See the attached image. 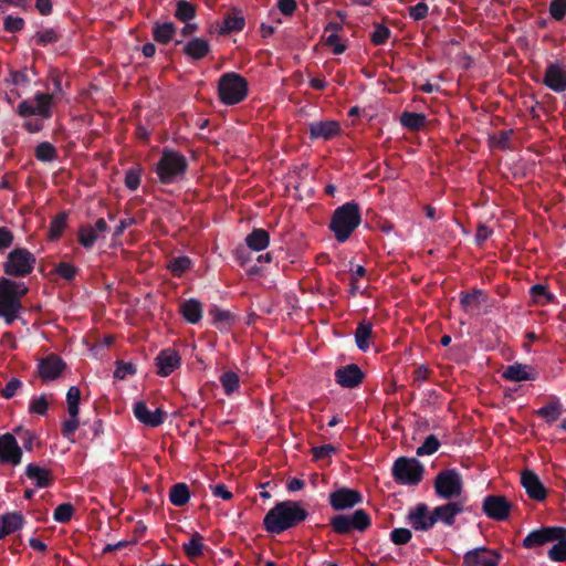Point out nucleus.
Wrapping results in <instances>:
<instances>
[{
	"label": "nucleus",
	"instance_id": "680f3d73",
	"mask_svg": "<svg viewBox=\"0 0 566 566\" xmlns=\"http://www.w3.org/2000/svg\"><path fill=\"white\" fill-rule=\"evenodd\" d=\"M412 537L410 530L405 527L394 528L390 533V539L396 545H405Z\"/></svg>",
	"mask_w": 566,
	"mask_h": 566
},
{
	"label": "nucleus",
	"instance_id": "423d86ee",
	"mask_svg": "<svg viewBox=\"0 0 566 566\" xmlns=\"http://www.w3.org/2000/svg\"><path fill=\"white\" fill-rule=\"evenodd\" d=\"M249 92L248 81L239 73L227 72L222 74L218 83V95L224 105L241 103Z\"/></svg>",
	"mask_w": 566,
	"mask_h": 566
},
{
	"label": "nucleus",
	"instance_id": "0eeeda50",
	"mask_svg": "<svg viewBox=\"0 0 566 566\" xmlns=\"http://www.w3.org/2000/svg\"><path fill=\"white\" fill-rule=\"evenodd\" d=\"M36 264L35 255L25 248H14L2 264L6 275L10 277H27Z\"/></svg>",
	"mask_w": 566,
	"mask_h": 566
},
{
	"label": "nucleus",
	"instance_id": "4be33fe9",
	"mask_svg": "<svg viewBox=\"0 0 566 566\" xmlns=\"http://www.w3.org/2000/svg\"><path fill=\"white\" fill-rule=\"evenodd\" d=\"M409 524L416 531H429L434 526L432 512L426 503H419L408 513Z\"/></svg>",
	"mask_w": 566,
	"mask_h": 566
},
{
	"label": "nucleus",
	"instance_id": "f03ea898",
	"mask_svg": "<svg viewBox=\"0 0 566 566\" xmlns=\"http://www.w3.org/2000/svg\"><path fill=\"white\" fill-rule=\"evenodd\" d=\"M49 76L53 83V93L38 92L32 99H23L17 107V114L21 117L39 116L42 119L52 117L54 97L62 94V74L57 69H51Z\"/></svg>",
	"mask_w": 566,
	"mask_h": 566
},
{
	"label": "nucleus",
	"instance_id": "b1692460",
	"mask_svg": "<svg viewBox=\"0 0 566 566\" xmlns=\"http://www.w3.org/2000/svg\"><path fill=\"white\" fill-rule=\"evenodd\" d=\"M310 139L329 140L340 134V125L337 120L327 119L308 124Z\"/></svg>",
	"mask_w": 566,
	"mask_h": 566
},
{
	"label": "nucleus",
	"instance_id": "5701e85b",
	"mask_svg": "<svg viewBox=\"0 0 566 566\" xmlns=\"http://www.w3.org/2000/svg\"><path fill=\"white\" fill-rule=\"evenodd\" d=\"M155 360L158 368L157 374L161 377H168L181 365L179 353L172 348L160 350Z\"/></svg>",
	"mask_w": 566,
	"mask_h": 566
},
{
	"label": "nucleus",
	"instance_id": "6e6552de",
	"mask_svg": "<svg viewBox=\"0 0 566 566\" xmlns=\"http://www.w3.org/2000/svg\"><path fill=\"white\" fill-rule=\"evenodd\" d=\"M424 473L423 464L417 458H398L391 468V475L396 483L400 485H418Z\"/></svg>",
	"mask_w": 566,
	"mask_h": 566
},
{
	"label": "nucleus",
	"instance_id": "2eb2a0df",
	"mask_svg": "<svg viewBox=\"0 0 566 566\" xmlns=\"http://www.w3.org/2000/svg\"><path fill=\"white\" fill-rule=\"evenodd\" d=\"M469 511L464 504V500L448 501L442 505L436 506L432 512L434 524L441 522L447 526H452L455 522V517L459 514Z\"/></svg>",
	"mask_w": 566,
	"mask_h": 566
},
{
	"label": "nucleus",
	"instance_id": "aec40b11",
	"mask_svg": "<svg viewBox=\"0 0 566 566\" xmlns=\"http://www.w3.org/2000/svg\"><path fill=\"white\" fill-rule=\"evenodd\" d=\"M543 84L555 93H563L566 91V69L557 62L547 64Z\"/></svg>",
	"mask_w": 566,
	"mask_h": 566
},
{
	"label": "nucleus",
	"instance_id": "ddd939ff",
	"mask_svg": "<svg viewBox=\"0 0 566 566\" xmlns=\"http://www.w3.org/2000/svg\"><path fill=\"white\" fill-rule=\"evenodd\" d=\"M521 484L531 500L536 502L546 500L548 491L533 470L525 469L521 472Z\"/></svg>",
	"mask_w": 566,
	"mask_h": 566
},
{
	"label": "nucleus",
	"instance_id": "20e7f679",
	"mask_svg": "<svg viewBox=\"0 0 566 566\" xmlns=\"http://www.w3.org/2000/svg\"><path fill=\"white\" fill-rule=\"evenodd\" d=\"M361 222L360 207L356 201H348L337 207L331 218L328 228L337 242H346Z\"/></svg>",
	"mask_w": 566,
	"mask_h": 566
},
{
	"label": "nucleus",
	"instance_id": "9d476101",
	"mask_svg": "<svg viewBox=\"0 0 566 566\" xmlns=\"http://www.w3.org/2000/svg\"><path fill=\"white\" fill-rule=\"evenodd\" d=\"M332 530L339 535L349 534L352 531L365 532L371 525L370 515L363 509L353 514H337L329 520Z\"/></svg>",
	"mask_w": 566,
	"mask_h": 566
},
{
	"label": "nucleus",
	"instance_id": "4c0bfd02",
	"mask_svg": "<svg viewBox=\"0 0 566 566\" xmlns=\"http://www.w3.org/2000/svg\"><path fill=\"white\" fill-rule=\"evenodd\" d=\"M182 549L190 560L202 556L205 549L202 535L198 532L192 533L190 539L182 544Z\"/></svg>",
	"mask_w": 566,
	"mask_h": 566
},
{
	"label": "nucleus",
	"instance_id": "58836bf2",
	"mask_svg": "<svg viewBox=\"0 0 566 566\" xmlns=\"http://www.w3.org/2000/svg\"><path fill=\"white\" fill-rule=\"evenodd\" d=\"M427 123V117L422 113H415V112H403L400 116V124L411 130V132H418L421 128L424 127Z\"/></svg>",
	"mask_w": 566,
	"mask_h": 566
},
{
	"label": "nucleus",
	"instance_id": "de8ad7c7",
	"mask_svg": "<svg viewBox=\"0 0 566 566\" xmlns=\"http://www.w3.org/2000/svg\"><path fill=\"white\" fill-rule=\"evenodd\" d=\"M81 401V390L76 386H71L66 394L67 412L70 417L78 416Z\"/></svg>",
	"mask_w": 566,
	"mask_h": 566
},
{
	"label": "nucleus",
	"instance_id": "603ef678",
	"mask_svg": "<svg viewBox=\"0 0 566 566\" xmlns=\"http://www.w3.org/2000/svg\"><path fill=\"white\" fill-rule=\"evenodd\" d=\"M190 259L188 256L182 255L174 258L169 262L168 269L174 276L180 277L190 268Z\"/></svg>",
	"mask_w": 566,
	"mask_h": 566
},
{
	"label": "nucleus",
	"instance_id": "c03bdc74",
	"mask_svg": "<svg viewBox=\"0 0 566 566\" xmlns=\"http://www.w3.org/2000/svg\"><path fill=\"white\" fill-rule=\"evenodd\" d=\"M34 156L39 161L50 163L56 159L57 150L49 142H42L35 147Z\"/></svg>",
	"mask_w": 566,
	"mask_h": 566
},
{
	"label": "nucleus",
	"instance_id": "c9c22d12",
	"mask_svg": "<svg viewBox=\"0 0 566 566\" xmlns=\"http://www.w3.org/2000/svg\"><path fill=\"white\" fill-rule=\"evenodd\" d=\"M176 33L172 22H155L153 25V39L159 44L169 43Z\"/></svg>",
	"mask_w": 566,
	"mask_h": 566
},
{
	"label": "nucleus",
	"instance_id": "6e6d98bb",
	"mask_svg": "<svg viewBox=\"0 0 566 566\" xmlns=\"http://www.w3.org/2000/svg\"><path fill=\"white\" fill-rule=\"evenodd\" d=\"M514 134L513 129H503L497 133V135L492 137V143L495 147L500 149H510L511 148V139Z\"/></svg>",
	"mask_w": 566,
	"mask_h": 566
},
{
	"label": "nucleus",
	"instance_id": "a211bd4d",
	"mask_svg": "<svg viewBox=\"0 0 566 566\" xmlns=\"http://www.w3.org/2000/svg\"><path fill=\"white\" fill-rule=\"evenodd\" d=\"M65 361L55 354H50L40 359L38 364V374L42 381L55 380L65 370Z\"/></svg>",
	"mask_w": 566,
	"mask_h": 566
},
{
	"label": "nucleus",
	"instance_id": "774afa93",
	"mask_svg": "<svg viewBox=\"0 0 566 566\" xmlns=\"http://www.w3.org/2000/svg\"><path fill=\"white\" fill-rule=\"evenodd\" d=\"M21 386L22 382L18 378L10 379L4 386V388L1 390L2 397L6 399L12 398Z\"/></svg>",
	"mask_w": 566,
	"mask_h": 566
},
{
	"label": "nucleus",
	"instance_id": "ea45409f",
	"mask_svg": "<svg viewBox=\"0 0 566 566\" xmlns=\"http://www.w3.org/2000/svg\"><path fill=\"white\" fill-rule=\"evenodd\" d=\"M190 500L189 486L186 483H176L170 488L169 501L175 506H184Z\"/></svg>",
	"mask_w": 566,
	"mask_h": 566
},
{
	"label": "nucleus",
	"instance_id": "9b49d317",
	"mask_svg": "<svg viewBox=\"0 0 566 566\" xmlns=\"http://www.w3.org/2000/svg\"><path fill=\"white\" fill-rule=\"evenodd\" d=\"M364 502L361 492L349 488H339L328 495V503L335 511H346Z\"/></svg>",
	"mask_w": 566,
	"mask_h": 566
},
{
	"label": "nucleus",
	"instance_id": "7ed1b4c3",
	"mask_svg": "<svg viewBox=\"0 0 566 566\" xmlns=\"http://www.w3.org/2000/svg\"><path fill=\"white\" fill-rule=\"evenodd\" d=\"M29 292L24 282L0 277V316L7 325L13 324L23 311L22 297Z\"/></svg>",
	"mask_w": 566,
	"mask_h": 566
},
{
	"label": "nucleus",
	"instance_id": "0e129e2a",
	"mask_svg": "<svg viewBox=\"0 0 566 566\" xmlns=\"http://www.w3.org/2000/svg\"><path fill=\"white\" fill-rule=\"evenodd\" d=\"M429 13V7L426 2H418L416 6L409 8V15L415 21H420L427 18Z\"/></svg>",
	"mask_w": 566,
	"mask_h": 566
},
{
	"label": "nucleus",
	"instance_id": "f257e3e1",
	"mask_svg": "<svg viewBox=\"0 0 566 566\" xmlns=\"http://www.w3.org/2000/svg\"><path fill=\"white\" fill-rule=\"evenodd\" d=\"M308 513L300 502H277L264 516L263 526L271 534H282L289 528L297 526L305 521Z\"/></svg>",
	"mask_w": 566,
	"mask_h": 566
},
{
	"label": "nucleus",
	"instance_id": "e433bc0d",
	"mask_svg": "<svg viewBox=\"0 0 566 566\" xmlns=\"http://www.w3.org/2000/svg\"><path fill=\"white\" fill-rule=\"evenodd\" d=\"M245 25V20L240 10L233 9L232 12L228 13L221 27V32L224 34L231 32H239L243 30Z\"/></svg>",
	"mask_w": 566,
	"mask_h": 566
},
{
	"label": "nucleus",
	"instance_id": "f3484780",
	"mask_svg": "<svg viewBox=\"0 0 566 566\" xmlns=\"http://www.w3.org/2000/svg\"><path fill=\"white\" fill-rule=\"evenodd\" d=\"M501 555L486 547H478L467 552L463 556L464 566H499Z\"/></svg>",
	"mask_w": 566,
	"mask_h": 566
},
{
	"label": "nucleus",
	"instance_id": "bb28decb",
	"mask_svg": "<svg viewBox=\"0 0 566 566\" xmlns=\"http://www.w3.org/2000/svg\"><path fill=\"white\" fill-rule=\"evenodd\" d=\"M552 547L547 551V557L552 562H566V527L557 526L556 534L553 538Z\"/></svg>",
	"mask_w": 566,
	"mask_h": 566
},
{
	"label": "nucleus",
	"instance_id": "13d9d810",
	"mask_svg": "<svg viewBox=\"0 0 566 566\" xmlns=\"http://www.w3.org/2000/svg\"><path fill=\"white\" fill-rule=\"evenodd\" d=\"M49 402L45 395L34 397L31 399L29 405V412L39 416H44L48 412Z\"/></svg>",
	"mask_w": 566,
	"mask_h": 566
},
{
	"label": "nucleus",
	"instance_id": "a18cd8bd",
	"mask_svg": "<svg viewBox=\"0 0 566 566\" xmlns=\"http://www.w3.org/2000/svg\"><path fill=\"white\" fill-rule=\"evenodd\" d=\"M99 234L93 229L92 224H84L78 229V242L85 248L91 249Z\"/></svg>",
	"mask_w": 566,
	"mask_h": 566
},
{
	"label": "nucleus",
	"instance_id": "cd10ccee",
	"mask_svg": "<svg viewBox=\"0 0 566 566\" xmlns=\"http://www.w3.org/2000/svg\"><path fill=\"white\" fill-rule=\"evenodd\" d=\"M502 377L510 381L534 380L536 373L527 365L515 363L504 369Z\"/></svg>",
	"mask_w": 566,
	"mask_h": 566
},
{
	"label": "nucleus",
	"instance_id": "3c124183",
	"mask_svg": "<svg viewBox=\"0 0 566 566\" xmlns=\"http://www.w3.org/2000/svg\"><path fill=\"white\" fill-rule=\"evenodd\" d=\"M60 39L61 34L54 29H45L43 31H39L33 36L35 44L41 46L56 43Z\"/></svg>",
	"mask_w": 566,
	"mask_h": 566
},
{
	"label": "nucleus",
	"instance_id": "a19ab883",
	"mask_svg": "<svg viewBox=\"0 0 566 566\" xmlns=\"http://www.w3.org/2000/svg\"><path fill=\"white\" fill-rule=\"evenodd\" d=\"M530 294L533 298V302L536 305L544 306L546 304L556 302V296L554 294H552L548 291L547 285H544V284L532 285L530 289Z\"/></svg>",
	"mask_w": 566,
	"mask_h": 566
},
{
	"label": "nucleus",
	"instance_id": "4468645a",
	"mask_svg": "<svg viewBox=\"0 0 566 566\" xmlns=\"http://www.w3.org/2000/svg\"><path fill=\"white\" fill-rule=\"evenodd\" d=\"M22 448L11 433L0 436V463L17 467L22 461Z\"/></svg>",
	"mask_w": 566,
	"mask_h": 566
},
{
	"label": "nucleus",
	"instance_id": "49530a36",
	"mask_svg": "<svg viewBox=\"0 0 566 566\" xmlns=\"http://www.w3.org/2000/svg\"><path fill=\"white\" fill-rule=\"evenodd\" d=\"M175 17L181 22H189L196 17V7L187 0H179L176 6Z\"/></svg>",
	"mask_w": 566,
	"mask_h": 566
},
{
	"label": "nucleus",
	"instance_id": "8fccbe9b",
	"mask_svg": "<svg viewBox=\"0 0 566 566\" xmlns=\"http://www.w3.org/2000/svg\"><path fill=\"white\" fill-rule=\"evenodd\" d=\"M440 446L439 439L434 434H430L424 439L423 443L417 448L416 454L418 457L431 455L439 450Z\"/></svg>",
	"mask_w": 566,
	"mask_h": 566
},
{
	"label": "nucleus",
	"instance_id": "69168bd1",
	"mask_svg": "<svg viewBox=\"0 0 566 566\" xmlns=\"http://www.w3.org/2000/svg\"><path fill=\"white\" fill-rule=\"evenodd\" d=\"M136 368L132 363L118 361L114 371V377L117 379H125L128 375H134Z\"/></svg>",
	"mask_w": 566,
	"mask_h": 566
},
{
	"label": "nucleus",
	"instance_id": "72a5a7b5",
	"mask_svg": "<svg viewBox=\"0 0 566 566\" xmlns=\"http://www.w3.org/2000/svg\"><path fill=\"white\" fill-rule=\"evenodd\" d=\"M209 315L212 317V324L220 331L228 329L235 322V316L230 311L222 310L217 305L209 308Z\"/></svg>",
	"mask_w": 566,
	"mask_h": 566
},
{
	"label": "nucleus",
	"instance_id": "c85d7f7f",
	"mask_svg": "<svg viewBox=\"0 0 566 566\" xmlns=\"http://www.w3.org/2000/svg\"><path fill=\"white\" fill-rule=\"evenodd\" d=\"M564 411L565 409L559 398L556 396H551L548 398V402L542 408L537 409L535 412L538 417L543 418L546 423L552 424L558 420Z\"/></svg>",
	"mask_w": 566,
	"mask_h": 566
},
{
	"label": "nucleus",
	"instance_id": "f8f14e48",
	"mask_svg": "<svg viewBox=\"0 0 566 566\" xmlns=\"http://www.w3.org/2000/svg\"><path fill=\"white\" fill-rule=\"evenodd\" d=\"M511 502L504 495H486L483 500V513L494 521H505L510 516Z\"/></svg>",
	"mask_w": 566,
	"mask_h": 566
},
{
	"label": "nucleus",
	"instance_id": "09e8293b",
	"mask_svg": "<svg viewBox=\"0 0 566 566\" xmlns=\"http://www.w3.org/2000/svg\"><path fill=\"white\" fill-rule=\"evenodd\" d=\"M143 169L139 165L128 168L125 172V186L135 191L140 186Z\"/></svg>",
	"mask_w": 566,
	"mask_h": 566
},
{
	"label": "nucleus",
	"instance_id": "393cba45",
	"mask_svg": "<svg viewBox=\"0 0 566 566\" xmlns=\"http://www.w3.org/2000/svg\"><path fill=\"white\" fill-rule=\"evenodd\" d=\"M175 44L176 45L182 44V53L188 59L193 60V61L202 60L211 51L209 41L203 38H192L186 43H184L181 40H177L175 42Z\"/></svg>",
	"mask_w": 566,
	"mask_h": 566
},
{
	"label": "nucleus",
	"instance_id": "7c9ffc66",
	"mask_svg": "<svg viewBox=\"0 0 566 566\" xmlns=\"http://www.w3.org/2000/svg\"><path fill=\"white\" fill-rule=\"evenodd\" d=\"M25 475L35 482L38 488H49L53 484L54 480L51 472L36 464L30 463L25 468Z\"/></svg>",
	"mask_w": 566,
	"mask_h": 566
},
{
	"label": "nucleus",
	"instance_id": "c756f323",
	"mask_svg": "<svg viewBox=\"0 0 566 566\" xmlns=\"http://www.w3.org/2000/svg\"><path fill=\"white\" fill-rule=\"evenodd\" d=\"M24 516L19 512L6 513L0 517V539L21 530Z\"/></svg>",
	"mask_w": 566,
	"mask_h": 566
},
{
	"label": "nucleus",
	"instance_id": "864d4df0",
	"mask_svg": "<svg viewBox=\"0 0 566 566\" xmlns=\"http://www.w3.org/2000/svg\"><path fill=\"white\" fill-rule=\"evenodd\" d=\"M374 28L375 29L370 34V42L374 45L385 44L391 35L390 29L381 23H376Z\"/></svg>",
	"mask_w": 566,
	"mask_h": 566
},
{
	"label": "nucleus",
	"instance_id": "e2e57ef3",
	"mask_svg": "<svg viewBox=\"0 0 566 566\" xmlns=\"http://www.w3.org/2000/svg\"><path fill=\"white\" fill-rule=\"evenodd\" d=\"M24 20L20 17L7 15L3 21V29L7 32L15 33L23 29Z\"/></svg>",
	"mask_w": 566,
	"mask_h": 566
},
{
	"label": "nucleus",
	"instance_id": "338daca9",
	"mask_svg": "<svg viewBox=\"0 0 566 566\" xmlns=\"http://www.w3.org/2000/svg\"><path fill=\"white\" fill-rule=\"evenodd\" d=\"M336 452L337 449L333 444H323L312 449V453L315 460L329 458L333 453Z\"/></svg>",
	"mask_w": 566,
	"mask_h": 566
},
{
	"label": "nucleus",
	"instance_id": "bf43d9fd",
	"mask_svg": "<svg viewBox=\"0 0 566 566\" xmlns=\"http://www.w3.org/2000/svg\"><path fill=\"white\" fill-rule=\"evenodd\" d=\"M55 273L66 281H72L78 273V269L71 263L60 262L55 266Z\"/></svg>",
	"mask_w": 566,
	"mask_h": 566
},
{
	"label": "nucleus",
	"instance_id": "1a4fd4ad",
	"mask_svg": "<svg viewBox=\"0 0 566 566\" xmlns=\"http://www.w3.org/2000/svg\"><path fill=\"white\" fill-rule=\"evenodd\" d=\"M436 495L446 501L459 497L463 492V479L457 469L440 471L433 481Z\"/></svg>",
	"mask_w": 566,
	"mask_h": 566
},
{
	"label": "nucleus",
	"instance_id": "5fc2aeb1",
	"mask_svg": "<svg viewBox=\"0 0 566 566\" xmlns=\"http://www.w3.org/2000/svg\"><path fill=\"white\" fill-rule=\"evenodd\" d=\"M74 514V506L71 503H63L56 506L53 512V518L59 523H67Z\"/></svg>",
	"mask_w": 566,
	"mask_h": 566
},
{
	"label": "nucleus",
	"instance_id": "6ab92c4d",
	"mask_svg": "<svg viewBox=\"0 0 566 566\" xmlns=\"http://www.w3.org/2000/svg\"><path fill=\"white\" fill-rule=\"evenodd\" d=\"M558 525L542 526L531 531L522 541L526 549H537L546 544L553 543Z\"/></svg>",
	"mask_w": 566,
	"mask_h": 566
},
{
	"label": "nucleus",
	"instance_id": "412c9836",
	"mask_svg": "<svg viewBox=\"0 0 566 566\" xmlns=\"http://www.w3.org/2000/svg\"><path fill=\"white\" fill-rule=\"evenodd\" d=\"M133 412L139 422L150 428L159 427L166 419V412L161 408L151 411L143 400L135 402Z\"/></svg>",
	"mask_w": 566,
	"mask_h": 566
},
{
	"label": "nucleus",
	"instance_id": "052dcab7",
	"mask_svg": "<svg viewBox=\"0 0 566 566\" xmlns=\"http://www.w3.org/2000/svg\"><path fill=\"white\" fill-rule=\"evenodd\" d=\"M548 11L554 20H564L566 15V0H552L549 2Z\"/></svg>",
	"mask_w": 566,
	"mask_h": 566
},
{
	"label": "nucleus",
	"instance_id": "2f4dec72",
	"mask_svg": "<svg viewBox=\"0 0 566 566\" xmlns=\"http://www.w3.org/2000/svg\"><path fill=\"white\" fill-rule=\"evenodd\" d=\"M354 336L358 349L367 352L370 348V339L373 337V323L369 321L359 322Z\"/></svg>",
	"mask_w": 566,
	"mask_h": 566
},
{
	"label": "nucleus",
	"instance_id": "f704fd0d",
	"mask_svg": "<svg viewBox=\"0 0 566 566\" xmlns=\"http://www.w3.org/2000/svg\"><path fill=\"white\" fill-rule=\"evenodd\" d=\"M184 318L190 324H197L202 318V305L196 298H189L180 304Z\"/></svg>",
	"mask_w": 566,
	"mask_h": 566
},
{
	"label": "nucleus",
	"instance_id": "4d7b16f0",
	"mask_svg": "<svg viewBox=\"0 0 566 566\" xmlns=\"http://www.w3.org/2000/svg\"><path fill=\"white\" fill-rule=\"evenodd\" d=\"M80 421L78 416L70 417L67 420H64L62 422V430L61 433L64 438L70 440L71 442H74V434L75 431L78 429Z\"/></svg>",
	"mask_w": 566,
	"mask_h": 566
},
{
	"label": "nucleus",
	"instance_id": "39448f33",
	"mask_svg": "<svg viewBox=\"0 0 566 566\" xmlns=\"http://www.w3.org/2000/svg\"><path fill=\"white\" fill-rule=\"evenodd\" d=\"M188 170L187 158L178 150L165 147L155 165V172L163 185H172L185 178Z\"/></svg>",
	"mask_w": 566,
	"mask_h": 566
},
{
	"label": "nucleus",
	"instance_id": "37998d69",
	"mask_svg": "<svg viewBox=\"0 0 566 566\" xmlns=\"http://www.w3.org/2000/svg\"><path fill=\"white\" fill-rule=\"evenodd\" d=\"M223 391L227 396L235 392L240 387L239 375L232 370H227L219 377Z\"/></svg>",
	"mask_w": 566,
	"mask_h": 566
},
{
	"label": "nucleus",
	"instance_id": "a878e982",
	"mask_svg": "<svg viewBox=\"0 0 566 566\" xmlns=\"http://www.w3.org/2000/svg\"><path fill=\"white\" fill-rule=\"evenodd\" d=\"M488 294L480 289H473L471 292L460 293V305L462 310L471 315L479 314L482 304L486 303Z\"/></svg>",
	"mask_w": 566,
	"mask_h": 566
},
{
	"label": "nucleus",
	"instance_id": "473e14b6",
	"mask_svg": "<svg viewBox=\"0 0 566 566\" xmlns=\"http://www.w3.org/2000/svg\"><path fill=\"white\" fill-rule=\"evenodd\" d=\"M245 243L253 251H262L270 244V234L265 229L254 228L247 237Z\"/></svg>",
	"mask_w": 566,
	"mask_h": 566
},
{
	"label": "nucleus",
	"instance_id": "79ce46f5",
	"mask_svg": "<svg viewBox=\"0 0 566 566\" xmlns=\"http://www.w3.org/2000/svg\"><path fill=\"white\" fill-rule=\"evenodd\" d=\"M69 213L66 211L59 212L51 221L49 229V239L51 241L59 240L67 226Z\"/></svg>",
	"mask_w": 566,
	"mask_h": 566
},
{
	"label": "nucleus",
	"instance_id": "dca6fc26",
	"mask_svg": "<svg viewBox=\"0 0 566 566\" xmlns=\"http://www.w3.org/2000/svg\"><path fill=\"white\" fill-rule=\"evenodd\" d=\"M335 381L343 388H357L361 385L365 374L357 364H348L337 368L334 373Z\"/></svg>",
	"mask_w": 566,
	"mask_h": 566
}]
</instances>
